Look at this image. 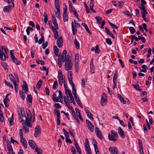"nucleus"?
<instances>
[{
  "instance_id": "nucleus-52",
  "label": "nucleus",
  "mask_w": 154,
  "mask_h": 154,
  "mask_svg": "<svg viewBox=\"0 0 154 154\" xmlns=\"http://www.w3.org/2000/svg\"><path fill=\"white\" fill-rule=\"evenodd\" d=\"M84 5H85V7L86 9V10L87 13L88 14L90 12V10L89 9V8H88V5H87L85 3H84Z\"/></svg>"
},
{
  "instance_id": "nucleus-53",
  "label": "nucleus",
  "mask_w": 154,
  "mask_h": 154,
  "mask_svg": "<svg viewBox=\"0 0 154 154\" xmlns=\"http://www.w3.org/2000/svg\"><path fill=\"white\" fill-rule=\"evenodd\" d=\"M48 45V42H45V43L42 45V47L43 49H45L47 47Z\"/></svg>"
},
{
  "instance_id": "nucleus-4",
  "label": "nucleus",
  "mask_w": 154,
  "mask_h": 154,
  "mask_svg": "<svg viewBox=\"0 0 154 154\" xmlns=\"http://www.w3.org/2000/svg\"><path fill=\"white\" fill-rule=\"evenodd\" d=\"M65 68L66 71L71 70L72 68L73 63L72 59L65 61Z\"/></svg>"
},
{
  "instance_id": "nucleus-2",
  "label": "nucleus",
  "mask_w": 154,
  "mask_h": 154,
  "mask_svg": "<svg viewBox=\"0 0 154 154\" xmlns=\"http://www.w3.org/2000/svg\"><path fill=\"white\" fill-rule=\"evenodd\" d=\"M61 53H60V54L58 56H59L61 59H63V62H64L65 61L67 60L70 59H71V58L70 56L67 54V51L66 50H64L62 53V54H61Z\"/></svg>"
},
{
  "instance_id": "nucleus-12",
  "label": "nucleus",
  "mask_w": 154,
  "mask_h": 154,
  "mask_svg": "<svg viewBox=\"0 0 154 154\" xmlns=\"http://www.w3.org/2000/svg\"><path fill=\"white\" fill-rule=\"evenodd\" d=\"M12 8L13 7L11 5L6 6L4 7L3 11L4 12H7L9 13L12 9Z\"/></svg>"
},
{
  "instance_id": "nucleus-37",
  "label": "nucleus",
  "mask_w": 154,
  "mask_h": 154,
  "mask_svg": "<svg viewBox=\"0 0 154 154\" xmlns=\"http://www.w3.org/2000/svg\"><path fill=\"white\" fill-rule=\"evenodd\" d=\"M43 16L44 17V21L45 23H47L48 21V15L45 12L43 14Z\"/></svg>"
},
{
  "instance_id": "nucleus-23",
  "label": "nucleus",
  "mask_w": 154,
  "mask_h": 154,
  "mask_svg": "<svg viewBox=\"0 0 154 154\" xmlns=\"http://www.w3.org/2000/svg\"><path fill=\"white\" fill-rule=\"evenodd\" d=\"M91 50L92 51H95V53H99L100 51L99 49L98 45H97L95 47H92L91 48Z\"/></svg>"
},
{
  "instance_id": "nucleus-35",
  "label": "nucleus",
  "mask_w": 154,
  "mask_h": 154,
  "mask_svg": "<svg viewBox=\"0 0 154 154\" xmlns=\"http://www.w3.org/2000/svg\"><path fill=\"white\" fill-rule=\"evenodd\" d=\"M68 80H72V72L71 71H69L68 72Z\"/></svg>"
},
{
  "instance_id": "nucleus-36",
  "label": "nucleus",
  "mask_w": 154,
  "mask_h": 154,
  "mask_svg": "<svg viewBox=\"0 0 154 154\" xmlns=\"http://www.w3.org/2000/svg\"><path fill=\"white\" fill-rule=\"evenodd\" d=\"M75 71L76 72H78L79 71V65L78 62H77V61L76 62H75Z\"/></svg>"
},
{
  "instance_id": "nucleus-64",
  "label": "nucleus",
  "mask_w": 154,
  "mask_h": 154,
  "mask_svg": "<svg viewBox=\"0 0 154 154\" xmlns=\"http://www.w3.org/2000/svg\"><path fill=\"white\" fill-rule=\"evenodd\" d=\"M85 149H86L87 152H88V150H89V152L91 151V150L90 147L89 145V146H88V145H85Z\"/></svg>"
},
{
  "instance_id": "nucleus-29",
  "label": "nucleus",
  "mask_w": 154,
  "mask_h": 154,
  "mask_svg": "<svg viewBox=\"0 0 154 154\" xmlns=\"http://www.w3.org/2000/svg\"><path fill=\"white\" fill-rule=\"evenodd\" d=\"M53 100L55 102L59 101V98L57 97L56 94H54L53 95Z\"/></svg>"
},
{
  "instance_id": "nucleus-14",
  "label": "nucleus",
  "mask_w": 154,
  "mask_h": 154,
  "mask_svg": "<svg viewBox=\"0 0 154 154\" xmlns=\"http://www.w3.org/2000/svg\"><path fill=\"white\" fill-rule=\"evenodd\" d=\"M8 56H7L0 49V58L2 60L5 61L6 58H8Z\"/></svg>"
},
{
  "instance_id": "nucleus-58",
  "label": "nucleus",
  "mask_w": 154,
  "mask_h": 154,
  "mask_svg": "<svg viewBox=\"0 0 154 154\" xmlns=\"http://www.w3.org/2000/svg\"><path fill=\"white\" fill-rule=\"evenodd\" d=\"M87 116L91 119V121L94 120V118L93 117V115L91 113H89V115H87Z\"/></svg>"
},
{
  "instance_id": "nucleus-19",
  "label": "nucleus",
  "mask_w": 154,
  "mask_h": 154,
  "mask_svg": "<svg viewBox=\"0 0 154 154\" xmlns=\"http://www.w3.org/2000/svg\"><path fill=\"white\" fill-rule=\"evenodd\" d=\"M105 30L107 34L109 35L113 39L115 38V36L113 35L111 32L110 31L107 27L105 28Z\"/></svg>"
},
{
  "instance_id": "nucleus-24",
  "label": "nucleus",
  "mask_w": 154,
  "mask_h": 154,
  "mask_svg": "<svg viewBox=\"0 0 154 154\" xmlns=\"http://www.w3.org/2000/svg\"><path fill=\"white\" fill-rule=\"evenodd\" d=\"M74 42L76 48L78 49H79L80 48L79 43L76 39H75Z\"/></svg>"
},
{
  "instance_id": "nucleus-30",
  "label": "nucleus",
  "mask_w": 154,
  "mask_h": 154,
  "mask_svg": "<svg viewBox=\"0 0 154 154\" xmlns=\"http://www.w3.org/2000/svg\"><path fill=\"white\" fill-rule=\"evenodd\" d=\"M58 79L59 84L60 85H62L63 82L64 84V82H63V76H59L58 78Z\"/></svg>"
},
{
  "instance_id": "nucleus-11",
  "label": "nucleus",
  "mask_w": 154,
  "mask_h": 154,
  "mask_svg": "<svg viewBox=\"0 0 154 154\" xmlns=\"http://www.w3.org/2000/svg\"><path fill=\"white\" fill-rule=\"evenodd\" d=\"M109 151L112 154H118V150L115 146L110 147L109 148Z\"/></svg>"
},
{
  "instance_id": "nucleus-7",
  "label": "nucleus",
  "mask_w": 154,
  "mask_h": 154,
  "mask_svg": "<svg viewBox=\"0 0 154 154\" xmlns=\"http://www.w3.org/2000/svg\"><path fill=\"white\" fill-rule=\"evenodd\" d=\"M103 95L101 99V104L103 106L106 104L107 102L106 100V95L104 93H103Z\"/></svg>"
},
{
  "instance_id": "nucleus-6",
  "label": "nucleus",
  "mask_w": 154,
  "mask_h": 154,
  "mask_svg": "<svg viewBox=\"0 0 154 154\" xmlns=\"http://www.w3.org/2000/svg\"><path fill=\"white\" fill-rule=\"evenodd\" d=\"M95 131L97 137H99L100 140L102 139L103 136L101 132L99 129V128L97 127H96L95 128Z\"/></svg>"
},
{
  "instance_id": "nucleus-27",
  "label": "nucleus",
  "mask_w": 154,
  "mask_h": 154,
  "mask_svg": "<svg viewBox=\"0 0 154 154\" xmlns=\"http://www.w3.org/2000/svg\"><path fill=\"white\" fill-rule=\"evenodd\" d=\"M35 151L37 154H42L43 153L42 150L39 148L37 147V146L34 149Z\"/></svg>"
},
{
  "instance_id": "nucleus-46",
  "label": "nucleus",
  "mask_w": 154,
  "mask_h": 154,
  "mask_svg": "<svg viewBox=\"0 0 154 154\" xmlns=\"http://www.w3.org/2000/svg\"><path fill=\"white\" fill-rule=\"evenodd\" d=\"M69 9L70 12H72L73 11V8H72V4L71 3V2L69 1Z\"/></svg>"
},
{
  "instance_id": "nucleus-3",
  "label": "nucleus",
  "mask_w": 154,
  "mask_h": 154,
  "mask_svg": "<svg viewBox=\"0 0 154 154\" xmlns=\"http://www.w3.org/2000/svg\"><path fill=\"white\" fill-rule=\"evenodd\" d=\"M111 135L109 133L108 134V138L111 141H116L118 139V135L117 133L114 130H111Z\"/></svg>"
},
{
  "instance_id": "nucleus-22",
  "label": "nucleus",
  "mask_w": 154,
  "mask_h": 154,
  "mask_svg": "<svg viewBox=\"0 0 154 154\" xmlns=\"http://www.w3.org/2000/svg\"><path fill=\"white\" fill-rule=\"evenodd\" d=\"M54 53L55 54V55L58 57V56L59 55V50L58 49L57 47V46L56 45L54 46Z\"/></svg>"
},
{
  "instance_id": "nucleus-40",
  "label": "nucleus",
  "mask_w": 154,
  "mask_h": 154,
  "mask_svg": "<svg viewBox=\"0 0 154 154\" xmlns=\"http://www.w3.org/2000/svg\"><path fill=\"white\" fill-rule=\"evenodd\" d=\"M60 9L57 10V11L56 12L55 14L57 17L59 19H60L61 17L60 13Z\"/></svg>"
},
{
  "instance_id": "nucleus-1",
  "label": "nucleus",
  "mask_w": 154,
  "mask_h": 154,
  "mask_svg": "<svg viewBox=\"0 0 154 154\" xmlns=\"http://www.w3.org/2000/svg\"><path fill=\"white\" fill-rule=\"evenodd\" d=\"M24 108H21V112L19 113L20 118L21 119V122L23 127L26 132L29 131V128L32 125L31 124L32 114L30 110L28 109H26L27 116H26L25 113L24 111Z\"/></svg>"
},
{
  "instance_id": "nucleus-62",
  "label": "nucleus",
  "mask_w": 154,
  "mask_h": 154,
  "mask_svg": "<svg viewBox=\"0 0 154 154\" xmlns=\"http://www.w3.org/2000/svg\"><path fill=\"white\" fill-rule=\"evenodd\" d=\"M71 152H72V154H76V152L75 149L73 146L71 147Z\"/></svg>"
},
{
  "instance_id": "nucleus-44",
  "label": "nucleus",
  "mask_w": 154,
  "mask_h": 154,
  "mask_svg": "<svg viewBox=\"0 0 154 154\" xmlns=\"http://www.w3.org/2000/svg\"><path fill=\"white\" fill-rule=\"evenodd\" d=\"M65 93L68 98H69V96H70L71 94H72L71 91L68 89H66Z\"/></svg>"
},
{
  "instance_id": "nucleus-25",
  "label": "nucleus",
  "mask_w": 154,
  "mask_h": 154,
  "mask_svg": "<svg viewBox=\"0 0 154 154\" xmlns=\"http://www.w3.org/2000/svg\"><path fill=\"white\" fill-rule=\"evenodd\" d=\"M63 17L64 22H66L68 21V17L67 13H63Z\"/></svg>"
},
{
  "instance_id": "nucleus-31",
  "label": "nucleus",
  "mask_w": 154,
  "mask_h": 154,
  "mask_svg": "<svg viewBox=\"0 0 154 154\" xmlns=\"http://www.w3.org/2000/svg\"><path fill=\"white\" fill-rule=\"evenodd\" d=\"M42 79H40L39 81L37 82L36 85V87L39 89L40 88L42 83Z\"/></svg>"
},
{
  "instance_id": "nucleus-34",
  "label": "nucleus",
  "mask_w": 154,
  "mask_h": 154,
  "mask_svg": "<svg viewBox=\"0 0 154 154\" xmlns=\"http://www.w3.org/2000/svg\"><path fill=\"white\" fill-rule=\"evenodd\" d=\"M14 114H13L12 115L11 117L9 119V121L10 123V124L11 125H12L14 123Z\"/></svg>"
},
{
  "instance_id": "nucleus-18",
  "label": "nucleus",
  "mask_w": 154,
  "mask_h": 154,
  "mask_svg": "<svg viewBox=\"0 0 154 154\" xmlns=\"http://www.w3.org/2000/svg\"><path fill=\"white\" fill-rule=\"evenodd\" d=\"M5 140L7 141V148L8 151L10 152H13V149L10 143V142L8 139Z\"/></svg>"
},
{
  "instance_id": "nucleus-41",
  "label": "nucleus",
  "mask_w": 154,
  "mask_h": 154,
  "mask_svg": "<svg viewBox=\"0 0 154 154\" xmlns=\"http://www.w3.org/2000/svg\"><path fill=\"white\" fill-rule=\"evenodd\" d=\"M29 30L32 31L33 30V28L30 26H28L27 27V29H26V32H27V34L28 35H29L30 34V31Z\"/></svg>"
},
{
  "instance_id": "nucleus-10",
  "label": "nucleus",
  "mask_w": 154,
  "mask_h": 154,
  "mask_svg": "<svg viewBox=\"0 0 154 154\" xmlns=\"http://www.w3.org/2000/svg\"><path fill=\"white\" fill-rule=\"evenodd\" d=\"M34 130V135L35 137H37L39 133H40L41 131L40 126L38 125L36 126Z\"/></svg>"
},
{
  "instance_id": "nucleus-5",
  "label": "nucleus",
  "mask_w": 154,
  "mask_h": 154,
  "mask_svg": "<svg viewBox=\"0 0 154 154\" xmlns=\"http://www.w3.org/2000/svg\"><path fill=\"white\" fill-rule=\"evenodd\" d=\"M86 122L88 129L91 132H93L94 130V127L92 123L87 119L86 120Z\"/></svg>"
},
{
  "instance_id": "nucleus-8",
  "label": "nucleus",
  "mask_w": 154,
  "mask_h": 154,
  "mask_svg": "<svg viewBox=\"0 0 154 154\" xmlns=\"http://www.w3.org/2000/svg\"><path fill=\"white\" fill-rule=\"evenodd\" d=\"M57 44L59 48H61L63 45V39L62 37H59L57 40Z\"/></svg>"
},
{
  "instance_id": "nucleus-63",
  "label": "nucleus",
  "mask_w": 154,
  "mask_h": 154,
  "mask_svg": "<svg viewBox=\"0 0 154 154\" xmlns=\"http://www.w3.org/2000/svg\"><path fill=\"white\" fill-rule=\"evenodd\" d=\"M119 6L121 8L124 5V3L122 1H119L118 2Z\"/></svg>"
},
{
  "instance_id": "nucleus-61",
  "label": "nucleus",
  "mask_w": 154,
  "mask_h": 154,
  "mask_svg": "<svg viewBox=\"0 0 154 154\" xmlns=\"http://www.w3.org/2000/svg\"><path fill=\"white\" fill-rule=\"evenodd\" d=\"M75 62H78L79 61V54H76L75 55Z\"/></svg>"
},
{
  "instance_id": "nucleus-39",
  "label": "nucleus",
  "mask_w": 154,
  "mask_h": 154,
  "mask_svg": "<svg viewBox=\"0 0 154 154\" xmlns=\"http://www.w3.org/2000/svg\"><path fill=\"white\" fill-rule=\"evenodd\" d=\"M5 83L7 86L10 87V88H11L12 89H13L14 87H13V85L10 83L7 82L6 80H5Z\"/></svg>"
},
{
  "instance_id": "nucleus-50",
  "label": "nucleus",
  "mask_w": 154,
  "mask_h": 154,
  "mask_svg": "<svg viewBox=\"0 0 154 154\" xmlns=\"http://www.w3.org/2000/svg\"><path fill=\"white\" fill-rule=\"evenodd\" d=\"M14 86L15 90L16 92H17L18 90V86L17 84V82L14 83Z\"/></svg>"
},
{
  "instance_id": "nucleus-48",
  "label": "nucleus",
  "mask_w": 154,
  "mask_h": 154,
  "mask_svg": "<svg viewBox=\"0 0 154 154\" xmlns=\"http://www.w3.org/2000/svg\"><path fill=\"white\" fill-rule=\"evenodd\" d=\"M57 91H58L59 93V95L58 96V98H59V99H63V96H62V92H61V91H60V90H57L56 91V92H57Z\"/></svg>"
},
{
  "instance_id": "nucleus-59",
  "label": "nucleus",
  "mask_w": 154,
  "mask_h": 154,
  "mask_svg": "<svg viewBox=\"0 0 154 154\" xmlns=\"http://www.w3.org/2000/svg\"><path fill=\"white\" fill-rule=\"evenodd\" d=\"M75 87L72 88V93L74 95V96H76V89L75 88Z\"/></svg>"
},
{
  "instance_id": "nucleus-15",
  "label": "nucleus",
  "mask_w": 154,
  "mask_h": 154,
  "mask_svg": "<svg viewBox=\"0 0 154 154\" xmlns=\"http://www.w3.org/2000/svg\"><path fill=\"white\" fill-rule=\"evenodd\" d=\"M22 89L24 91V92L26 94H27L28 89L27 84L25 81H23V84L22 86Z\"/></svg>"
},
{
  "instance_id": "nucleus-32",
  "label": "nucleus",
  "mask_w": 154,
  "mask_h": 154,
  "mask_svg": "<svg viewBox=\"0 0 154 154\" xmlns=\"http://www.w3.org/2000/svg\"><path fill=\"white\" fill-rule=\"evenodd\" d=\"M19 94L20 97L23 100H24L25 99V96L23 91H20Z\"/></svg>"
},
{
  "instance_id": "nucleus-57",
  "label": "nucleus",
  "mask_w": 154,
  "mask_h": 154,
  "mask_svg": "<svg viewBox=\"0 0 154 154\" xmlns=\"http://www.w3.org/2000/svg\"><path fill=\"white\" fill-rule=\"evenodd\" d=\"M63 133L64 135L66 136V137H69V134L68 132L66 131L65 129L63 128Z\"/></svg>"
},
{
  "instance_id": "nucleus-26",
  "label": "nucleus",
  "mask_w": 154,
  "mask_h": 154,
  "mask_svg": "<svg viewBox=\"0 0 154 154\" xmlns=\"http://www.w3.org/2000/svg\"><path fill=\"white\" fill-rule=\"evenodd\" d=\"M142 68L143 69H141L140 71L142 72H145L147 71L148 68L146 65H143L142 66Z\"/></svg>"
},
{
  "instance_id": "nucleus-49",
  "label": "nucleus",
  "mask_w": 154,
  "mask_h": 154,
  "mask_svg": "<svg viewBox=\"0 0 154 154\" xmlns=\"http://www.w3.org/2000/svg\"><path fill=\"white\" fill-rule=\"evenodd\" d=\"M129 29L131 34H133L136 32L135 29L132 27H130Z\"/></svg>"
},
{
  "instance_id": "nucleus-17",
  "label": "nucleus",
  "mask_w": 154,
  "mask_h": 154,
  "mask_svg": "<svg viewBox=\"0 0 154 154\" xmlns=\"http://www.w3.org/2000/svg\"><path fill=\"white\" fill-rule=\"evenodd\" d=\"M28 143L30 146L33 149H34L37 146L35 142L32 140H29Z\"/></svg>"
},
{
  "instance_id": "nucleus-28",
  "label": "nucleus",
  "mask_w": 154,
  "mask_h": 154,
  "mask_svg": "<svg viewBox=\"0 0 154 154\" xmlns=\"http://www.w3.org/2000/svg\"><path fill=\"white\" fill-rule=\"evenodd\" d=\"M9 76L10 79H11V81L13 82V83H14V82L15 83L17 82L15 78L12 74H10L9 75Z\"/></svg>"
},
{
  "instance_id": "nucleus-38",
  "label": "nucleus",
  "mask_w": 154,
  "mask_h": 154,
  "mask_svg": "<svg viewBox=\"0 0 154 154\" xmlns=\"http://www.w3.org/2000/svg\"><path fill=\"white\" fill-rule=\"evenodd\" d=\"M90 67L91 68V73H94V72H92V69H94V65H93V59H92L91 61L90 62Z\"/></svg>"
},
{
  "instance_id": "nucleus-20",
  "label": "nucleus",
  "mask_w": 154,
  "mask_h": 154,
  "mask_svg": "<svg viewBox=\"0 0 154 154\" xmlns=\"http://www.w3.org/2000/svg\"><path fill=\"white\" fill-rule=\"evenodd\" d=\"M57 64L60 68L62 66V62H63V59H61L59 56H58Z\"/></svg>"
},
{
  "instance_id": "nucleus-13",
  "label": "nucleus",
  "mask_w": 154,
  "mask_h": 154,
  "mask_svg": "<svg viewBox=\"0 0 154 154\" xmlns=\"http://www.w3.org/2000/svg\"><path fill=\"white\" fill-rule=\"evenodd\" d=\"M50 28L53 32L55 38L57 39L58 36V34L57 30V29H55L53 26L50 27Z\"/></svg>"
},
{
  "instance_id": "nucleus-42",
  "label": "nucleus",
  "mask_w": 154,
  "mask_h": 154,
  "mask_svg": "<svg viewBox=\"0 0 154 154\" xmlns=\"http://www.w3.org/2000/svg\"><path fill=\"white\" fill-rule=\"evenodd\" d=\"M69 97L70 100H71V101H70V102L71 103H73V104H74V105L75 104V101L74 100V99L72 94H71L70 95V96H69Z\"/></svg>"
},
{
  "instance_id": "nucleus-47",
  "label": "nucleus",
  "mask_w": 154,
  "mask_h": 154,
  "mask_svg": "<svg viewBox=\"0 0 154 154\" xmlns=\"http://www.w3.org/2000/svg\"><path fill=\"white\" fill-rule=\"evenodd\" d=\"M58 86V82L57 81H55L54 82L53 85V88L54 89H56V87Z\"/></svg>"
},
{
  "instance_id": "nucleus-16",
  "label": "nucleus",
  "mask_w": 154,
  "mask_h": 154,
  "mask_svg": "<svg viewBox=\"0 0 154 154\" xmlns=\"http://www.w3.org/2000/svg\"><path fill=\"white\" fill-rule=\"evenodd\" d=\"M118 133L122 138H125V132L123 131L122 129L120 127L118 129Z\"/></svg>"
},
{
  "instance_id": "nucleus-43",
  "label": "nucleus",
  "mask_w": 154,
  "mask_h": 154,
  "mask_svg": "<svg viewBox=\"0 0 154 154\" xmlns=\"http://www.w3.org/2000/svg\"><path fill=\"white\" fill-rule=\"evenodd\" d=\"M32 97L31 94L28 95L27 96V101L31 103L32 102Z\"/></svg>"
},
{
  "instance_id": "nucleus-54",
  "label": "nucleus",
  "mask_w": 154,
  "mask_h": 154,
  "mask_svg": "<svg viewBox=\"0 0 154 154\" xmlns=\"http://www.w3.org/2000/svg\"><path fill=\"white\" fill-rule=\"evenodd\" d=\"M74 98L75 101H76L78 104L81 103V101L79 100V98H78L77 96H75L74 97Z\"/></svg>"
},
{
  "instance_id": "nucleus-45",
  "label": "nucleus",
  "mask_w": 154,
  "mask_h": 154,
  "mask_svg": "<svg viewBox=\"0 0 154 154\" xmlns=\"http://www.w3.org/2000/svg\"><path fill=\"white\" fill-rule=\"evenodd\" d=\"M94 6V3H90V8L92 11L94 13H96V11L93 9V8Z\"/></svg>"
},
{
  "instance_id": "nucleus-55",
  "label": "nucleus",
  "mask_w": 154,
  "mask_h": 154,
  "mask_svg": "<svg viewBox=\"0 0 154 154\" xmlns=\"http://www.w3.org/2000/svg\"><path fill=\"white\" fill-rule=\"evenodd\" d=\"M109 25L111 26V27L113 28L117 29L118 28L117 26H116V25L111 23L110 22H109Z\"/></svg>"
},
{
  "instance_id": "nucleus-56",
  "label": "nucleus",
  "mask_w": 154,
  "mask_h": 154,
  "mask_svg": "<svg viewBox=\"0 0 154 154\" xmlns=\"http://www.w3.org/2000/svg\"><path fill=\"white\" fill-rule=\"evenodd\" d=\"M22 144L23 146L26 149L27 148V142L26 141H25L24 142L21 143Z\"/></svg>"
},
{
  "instance_id": "nucleus-21",
  "label": "nucleus",
  "mask_w": 154,
  "mask_h": 154,
  "mask_svg": "<svg viewBox=\"0 0 154 154\" xmlns=\"http://www.w3.org/2000/svg\"><path fill=\"white\" fill-rule=\"evenodd\" d=\"M82 25L85 28V29L86 30V31L89 33L91 35L92 33L91 32L89 31L88 28V27L87 25L85 23H82Z\"/></svg>"
},
{
  "instance_id": "nucleus-60",
  "label": "nucleus",
  "mask_w": 154,
  "mask_h": 154,
  "mask_svg": "<svg viewBox=\"0 0 154 154\" xmlns=\"http://www.w3.org/2000/svg\"><path fill=\"white\" fill-rule=\"evenodd\" d=\"M134 86L135 89L137 91H140L142 90L141 89L139 88V86L138 85H134Z\"/></svg>"
},
{
  "instance_id": "nucleus-33",
  "label": "nucleus",
  "mask_w": 154,
  "mask_h": 154,
  "mask_svg": "<svg viewBox=\"0 0 154 154\" xmlns=\"http://www.w3.org/2000/svg\"><path fill=\"white\" fill-rule=\"evenodd\" d=\"M75 147L77 150V152L79 153V154H81V149L79 146L78 143H75Z\"/></svg>"
},
{
  "instance_id": "nucleus-9",
  "label": "nucleus",
  "mask_w": 154,
  "mask_h": 154,
  "mask_svg": "<svg viewBox=\"0 0 154 154\" xmlns=\"http://www.w3.org/2000/svg\"><path fill=\"white\" fill-rule=\"evenodd\" d=\"M54 111L55 114H56L57 116V124L58 125H60V112L59 110H54Z\"/></svg>"
},
{
  "instance_id": "nucleus-51",
  "label": "nucleus",
  "mask_w": 154,
  "mask_h": 154,
  "mask_svg": "<svg viewBox=\"0 0 154 154\" xmlns=\"http://www.w3.org/2000/svg\"><path fill=\"white\" fill-rule=\"evenodd\" d=\"M106 42L109 45H111L112 42L111 40L109 38H106Z\"/></svg>"
}]
</instances>
